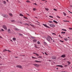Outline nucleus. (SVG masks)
Masks as SVG:
<instances>
[{
  "label": "nucleus",
  "mask_w": 72,
  "mask_h": 72,
  "mask_svg": "<svg viewBox=\"0 0 72 72\" xmlns=\"http://www.w3.org/2000/svg\"><path fill=\"white\" fill-rule=\"evenodd\" d=\"M50 39H52V38L50 37H49L47 38V40L49 42L50 41Z\"/></svg>",
  "instance_id": "f257e3e1"
},
{
  "label": "nucleus",
  "mask_w": 72,
  "mask_h": 72,
  "mask_svg": "<svg viewBox=\"0 0 72 72\" xmlns=\"http://www.w3.org/2000/svg\"><path fill=\"white\" fill-rule=\"evenodd\" d=\"M2 16H3V17H4V18H7V17H8V15L5 14L2 15Z\"/></svg>",
  "instance_id": "f03ea898"
},
{
  "label": "nucleus",
  "mask_w": 72,
  "mask_h": 72,
  "mask_svg": "<svg viewBox=\"0 0 72 72\" xmlns=\"http://www.w3.org/2000/svg\"><path fill=\"white\" fill-rule=\"evenodd\" d=\"M3 28L4 29V30H7V28H6V26L5 25H3Z\"/></svg>",
  "instance_id": "7ed1b4c3"
},
{
  "label": "nucleus",
  "mask_w": 72,
  "mask_h": 72,
  "mask_svg": "<svg viewBox=\"0 0 72 72\" xmlns=\"http://www.w3.org/2000/svg\"><path fill=\"white\" fill-rule=\"evenodd\" d=\"M50 27H55V25L54 24H50Z\"/></svg>",
  "instance_id": "20e7f679"
},
{
  "label": "nucleus",
  "mask_w": 72,
  "mask_h": 72,
  "mask_svg": "<svg viewBox=\"0 0 72 72\" xmlns=\"http://www.w3.org/2000/svg\"><path fill=\"white\" fill-rule=\"evenodd\" d=\"M43 24V26H44L46 27V28H49V26H47V25L46 24Z\"/></svg>",
  "instance_id": "39448f33"
},
{
  "label": "nucleus",
  "mask_w": 72,
  "mask_h": 72,
  "mask_svg": "<svg viewBox=\"0 0 72 72\" xmlns=\"http://www.w3.org/2000/svg\"><path fill=\"white\" fill-rule=\"evenodd\" d=\"M34 47L35 48H38V46H37V44H34Z\"/></svg>",
  "instance_id": "423d86ee"
},
{
  "label": "nucleus",
  "mask_w": 72,
  "mask_h": 72,
  "mask_svg": "<svg viewBox=\"0 0 72 72\" xmlns=\"http://www.w3.org/2000/svg\"><path fill=\"white\" fill-rule=\"evenodd\" d=\"M51 58L52 59H57V57L55 56H52L51 57Z\"/></svg>",
  "instance_id": "0eeeda50"
},
{
  "label": "nucleus",
  "mask_w": 72,
  "mask_h": 72,
  "mask_svg": "<svg viewBox=\"0 0 72 72\" xmlns=\"http://www.w3.org/2000/svg\"><path fill=\"white\" fill-rule=\"evenodd\" d=\"M16 67H17L19 68H22V66L21 65H17L16 66Z\"/></svg>",
  "instance_id": "6e6552de"
},
{
  "label": "nucleus",
  "mask_w": 72,
  "mask_h": 72,
  "mask_svg": "<svg viewBox=\"0 0 72 72\" xmlns=\"http://www.w3.org/2000/svg\"><path fill=\"white\" fill-rule=\"evenodd\" d=\"M61 58H64L65 57H66V55H61Z\"/></svg>",
  "instance_id": "1a4fd4ad"
},
{
  "label": "nucleus",
  "mask_w": 72,
  "mask_h": 72,
  "mask_svg": "<svg viewBox=\"0 0 72 72\" xmlns=\"http://www.w3.org/2000/svg\"><path fill=\"white\" fill-rule=\"evenodd\" d=\"M33 65H34V66H35V67H39V65H38L37 64H33Z\"/></svg>",
  "instance_id": "9d476101"
},
{
  "label": "nucleus",
  "mask_w": 72,
  "mask_h": 72,
  "mask_svg": "<svg viewBox=\"0 0 72 72\" xmlns=\"http://www.w3.org/2000/svg\"><path fill=\"white\" fill-rule=\"evenodd\" d=\"M56 66H57V67H61V68H62V67H63V66L62 65H57Z\"/></svg>",
  "instance_id": "9b49d317"
},
{
  "label": "nucleus",
  "mask_w": 72,
  "mask_h": 72,
  "mask_svg": "<svg viewBox=\"0 0 72 72\" xmlns=\"http://www.w3.org/2000/svg\"><path fill=\"white\" fill-rule=\"evenodd\" d=\"M43 42H44V45H48V44H47V43H46V42L45 41H44Z\"/></svg>",
  "instance_id": "f8f14e48"
},
{
  "label": "nucleus",
  "mask_w": 72,
  "mask_h": 72,
  "mask_svg": "<svg viewBox=\"0 0 72 72\" xmlns=\"http://www.w3.org/2000/svg\"><path fill=\"white\" fill-rule=\"evenodd\" d=\"M53 22H54V23H56V24H58V22H57V21L55 20H53Z\"/></svg>",
  "instance_id": "ddd939ff"
},
{
  "label": "nucleus",
  "mask_w": 72,
  "mask_h": 72,
  "mask_svg": "<svg viewBox=\"0 0 72 72\" xmlns=\"http://www.w3.org/2000/svg\"><path fill=\"white\" fill-rule=\"evenodd\" d=\"M8 33H11V32H10V29H8Z\"/></svg>",
  "instance_id": "4468645a"
},
{
  "label": "nucleus",
  "mask_w": 72,
  "mask_h": 72,
  "mask_svg": "<svg viewBox=\"0 0 72 72\" xmlns=\"http://www.w3.org/2000/svg\"><path fill=\"white\" fill-rule=\"evenodd\" d=\"M33 41L34 42H36V41H37V40L36 39L33 40Z\"/></svg>",
  "instance_id": "2eb2a0df"
},
{
  "label": "nucleus",
  "mask_w": 72,
  "mask_h": 72,
  "mask_svg": "<svg viewBox=\"0 0 72 72\" xmlns=\"http://www.w3.org/2000/svg\"><path fill=\"white\" fill-rule=\"evenodd\" d=\"M63 13L64 14V15L65 16H66V15H67V14L65 12H63Z\"/></svg>",
  "instance_id": "dca6fc26"
},
{
  "label": "nucleus",
  "mask_w": 72,
  "mask_h": 72,
  "mask_svg": "<svg viewBox=\"0 0 72 72\" xmlns=\"http://www.w3.org/2000/svg\"><path fill=\"white\" fill-rule=\"evenodd\" d=\"M33 54H36V55H37V56H39V54H37V53H33Z\"/></svg>",
  "instance_id": "f3484780"
},
{
  "label": "nucleus",
  "mask_w": 72,
  "mask_h": 72,
  "mask_svg": "<svg viewBox=\"0 0 72 72\" xmlns=\"http://www.w3.org/2000/svg\"><path fill=\"white\" fill-rule=\"evenodd\" d=\"M6 51H7V50L6 49H5L3 50V52H5Z\"/></svg>",
  "instance_id": "a211bd4d"
},
{
  "label": "nucleus",
  "mask_w": 72,
  "mask_h": 72,
  "mask_svg": "<svg viewBox=\"0 0 72 72\" xmlns=\"http://www.w3.org/2000/svg\"><path fill=\"white\" fill-rule=\"evenodd\" d=\"M45 10H47V11H48L49 10V9L48 8H45Z\"/></svg>",
  "instance_id": "6ab92c4d"
},
{
  "label": "nucleus",
  "mask_w": 72,
  "mask_h": 72,
  "mask_svg": "<svg viewBox=\"0 0 72 72\" xmlns=\"http://www.w3.org/2000/svg\"><path fill=\"white\" fill-rule=\"evenodd\" d=\"M61 33H62V34H65V33H66V32H61Z\"/></svg>",
  "instance_id": "aec40b11"
},
{
  "label": "nucleus",
  "mask_w": 72,
  "mask_h": 72,
  "mask_svg": "<svg viewBox=\"0 0 72 72\" xmlns=\"http://www.w3.org/2000/svg\"><path fill=\"white\" fill-rule=\"evenodd\" d=\"M15 30H16V31H19V29L17 28H15Z\"/></svg>",
  "instance_id": "412c9836"
},
{
  "label": "nucleus",
  "mask_w": 72,
  "mask_h": 72,
  "mask_svg": "<svg viewBox=\"0 0 72 72\" xmlns=\"http://www.w3.org/2000/svg\"><path fill=\"white\" fill-rule=\"evenodd\" d=\"M48 22L50 23H53V22L51 21H48Z\"/></svg>",
  "instance_id": "4be33fe9"
},
{
  "label": "nucleus",
  "mask_w": 72,
  "mask_h": 72,
  "mask_svg": "<svg viewBox=\"0 0 72 72\" xmlns=\"http://www.w3.org/2000/svg\"><path fill=\"white\" fill-rule=\"evenodd\" d=\"M16 39H15V38H13V41H15V40H16Z\"/></svg>",
  "instance_id": "5701e85b"
},
{
  "label": "nucleus",
  "mask_w": 72,
  "mask_h": 72,
  "mask_svg": "<svg viewBox=\"0 0 72 72\" xmlns=\"http://www.w3.org/2000/svg\"><path fill=\"white\" fill-rule=\"evenodd\" d=\"M32 59H37V58L36 57H35L33 56H32Z\"/></svg>",
  "instance_id": "b1692460"
},
{
  "label": "nucleus",
  "mask_w": 72,
  "mask_h": 72,
  "mask_svg": "<svg viewBox=\"0 0 72 72\" xmlns=\"http://www.w3.org/2000/svg\"><path fill=\"white\" fill-rule=\"evenodd\" d=\"M35 62H41V61H37V60H35Z\"/></svg>",
  "instance_id": "393cba45"
},
{
  "label": "nucleus",
  "mask_w": 72,
  "mask_h": 72,
  "mask_svg": "<svg viewBox=\"0 0 72 72\" xmlns=\"http://www.w3.org/2000/svg\"><path fill=\"white\" fill-rule=\"evenodd\" d=\"M33 11H35V10H36V8H34L33 9Z\"/></svg>",
  "instance_id": "a878e982"
},
{
  "label": "nucleus",
  "mask_w": 72,
  "mask_h": 72,
  "mask_svg": "<svg viewBox=\"0 0 72 72\" xmlns=\"http://www.w3.org/2000/svg\"><path fill=\"white\" fill-rule=\"evenodd\" d=\"M9 15H10V16H13V14H12V13H9Z\"/></svg>",
  "instance_id": "bb28decb"
},
{
  "label": "nucleus",
  "mask_w": 72,
  "mask_h": 72,
  "mask_svg": "<svg viewBox=\"0 0 72 72\" xmlns=\"http://www.w3.org/2000/svg\"><path fill=\"white\" fill-rule=\"evenodd\" d=\"M62 30L63 31H67V30L66 29H62Z\"/></svg>",
  "instance_id": "cd10ccee"
},
{
  "label": "nucleus",
  "mask_w": 72,
  "mask_h": 72,
  "mask_svg": "<svg viewBox=\"0 0 72 72\" xmlns=\"http://www.w3.org/2000/svg\"><path fill=\"white\" fill-rule=\"evenodd\" d=\"M26 2L27 3H31V2L28 0H27V1H26Z\"/></svg>",
  "instance_id": "c85d7f7f"
},
{
  "label": "nucleus",
  "mask_w": 72,
  "mask_h": 72,
  "mask_svg": "<svg viewBox=\"0 0 72 72\" xmlns=\"http://www.w3.org/2000/svg\"><path fill=\"white\" fill-rule=\"evenodd\" d=\"M3 3H4V4H6V2L5 1H3Z\"/></svg>",
  "instance_id": "c756f323"
},
{
  "label": "nucleus",
  "mask_w": 72,
  "mask_h": 72,
  "mask_svg": "<svg viewBox=\"0 0 72 72\" xmlns=\"http://www.w3.org/2000/svg\"><path fill=\"white\" fill-rule=\"evenodd\" d=\"M64 40H65V41H67V40H68V39L67 38H66L64 39Z\"/></svg>",
  "instance_id": "7c9ffc66"
},
{
  "label": "nucleus",
  "mask_w": 72,
  "mask_h": 72,
  "mask_svg": "<svg viewBox=\"0 0 72 72\" xmlns=\"http://www.w3.org/2000/svg\"><path fill=\"white\" fill-rule=\"evenodd\" d=\"M25 25H27V26H30L29 24H28L27 23H25Z\"/></svg>",
  "instance_id": "2f4dec72"
},
{
  "label": "nucleus",
  "mask_w": 72,
  "mask_h": 72,
  "mask_svg": "<svg viewBox=\"0 0 72 72\" xmlns=\"http://www.w3.org/2000/svg\"><path fill=\"white\" fill-rule=\"evenodd\" d=\"M20 16H22V17L23 16V15L22 14H20Z\"/></svg>",
  "instance_id": "473e14b6"
},
{
  "label": "nucleus",
  "mask_w": 72,
  "mask_h": 72,
  "mask_svg": "<svg viewBox=\"0 0 72 72\" xmlns=\"http://www.w3.org/2000/svg\"><path fill=\"white\" fill-rule=\"evenodd\" d=\"M37 43L38 44H40V42L39 41H38L37 42Z\"/></svg>",
  "instance_id": "72a5a7b5"
},
{
  "label": "nucleus",
  "mask_w": 72,
  "mask_h": 72,
  "mask_svg": "<svg viewBox=\"0 0 72 72\" xmlns=\"http://www.w3.org/2000/svg\"><path fill=\"white\" fill-rule=\"evenodd\" d=\"M49 17H50V18H53V16H50Z\"/></svg>",
  "instance_id": "f704fd0d"
},
{
  "label": "nucleus",
  "mask_w": 72,
  "mask_h": 72,
  "mask_svg": "<svg viewBox=\"0 0 72 72\" xmlns=\"http://www.w3.org/2000/svg\"><path fill=\"white\" fill-rule=\"evenodd\" d=\"M38 58H42V57L39 56V57H38Z\"/></svg>",
  "instance_id": "c9c22d12"
},
{
  "label": "nucleus",
  "mask_w": 72,
  "mask_h": 72,
  "mask_svg": "<svg viewBox=\"0 0 72 72\" xmlns=\"http://www.w3.org/2000/svg\"><path fill=\"white\" fill-rule=\"evenodd\" d=\"M69 29L70 30H72V28H69Z\"/></svg>",
  "instance_id": "e433bc0d"
},
{
  "label": "nucleus",
  "mask_w": 72,
  "mask_h": 72,
  "mask_svg": "<svg viewBox=\"0 0 72 72\" xmlns=\"http://www.w3.org/2000/svg\"><path fill=\"white\" fill-rule=\"evenodd\" d=\"M63 22H69V21H63Z\"/></svg>",
  "instance_id": "4c0bfd02"
},
{
  "label": "nucleus",
  "mask_w": 72,
  "mask_h": 72,
  "mask_svg": "<svg viewBox=\"0 0 72 72\" xmlns=\"http://www.w3.org/2000/svg\"><path fill=\"white\" fill-rule=\"evenodd\" d=\"M11 21L12 22H15V21L14 20H11Z\"/></svg>",
  "instance_id": "58836bf2"
},
{
  "label": "nucleus",
  "mask_w": 72,
  "mask_h": 72,
  "mask_svg": "<svg viewBox=\"0 0 72 72\" xmlns=\"http://www.w3.org/2000/svg\"><path fill=\"white\" fill-rule=\"evenodd\" d=\"M19 36H23V34H19Z\"/></svg>",
  "instance_id": "ea45409f"
},
{
  "label": "nucleus",
  "mask_w": 72,
  "mask_h": 72,
  "mask_svg": "<svg viewBox=\"0 0 72 72\" xmlns=\"http://www.w3.org/2000/svg\"><path fill=\"white\" fill-rule=\"evenodd\" d=\"M24 18H25V19H28L27 17H26L25 16H24Z\"/></svg>",
  "instance_id": "a19ab883"
},
{
  "label": "nucleus",
  "mask_w": 72,
  "mask_h": 72,
  "mask_svg": "<svg viewBox=\"0 0 72 72\" xmlns=\"http://www.w3.org/2000/svg\"><path fill=\"white\" fill-rule=\"evenodd\" d=\"M68 64H71V63L70 62H69V61H68Z\"/></svg>",
  "instance_id": "79ce46f5"
},
{
  "label": "nucleus",
  "mask_w": 72,
  "mask_h": 72,
  "mask_svg": "<svg viewBox=\"0 0 72 72\" xmlns=\"http://www.w3.org/2000/svg\"><path fill=\"white\" fill-rule=\"evenodd\" d=\"M34 5H37V4H36V3H34L33 4Z\"/></svg>",
  "instance_id": "37998d69"
},
{
  "label": "nucleus",
  "mask_w": 72,
  "mask_h": 72,
  "mask_svg": "<svg viewBox=\"0 0 72 72\" xmlns=\"http://www.w3.org/2000/svg\"><path fill=\"white\" fill-rule=\"evenodd\" d=\"M1 30L2 31H4V29H1Z\"/></svg>",
  "instance_id": "c03bdc74"
},
{
  "label": "nucleus",
  "mask_w": 72,
  "mask_h": 72,
  "mask_svg": "<svg viewBox=\"0 0 72 72\" xmlns=\"http://www.w3.org/2000/svg\"><path fill=\"white\" fill-rule=\"evenodd\" d=\"M7 51H9V53H10V52H11V51H10L9 50H7Z\"/></svg>",
  "instance_id": "a18cd8bd"
},
{
  "label": "nucleus",
  "mask_w": 72,
  "mask_h": 72,
  "mask_svg": "<svg viewBox=\"0 0 72 72\" xmlns=\"http://www.w3.org/2000/svg\"><path fill=\"white\" fill-rule=\"evenodd\" d=\"M44 53L46 55H48V54H47V53H46V52H44Z\"/></svg>",
  "instance_id": "49530a36"
},
{
  "label": "nucleus",
  "mask_w": 72,
  "mask_h": 72,
  "mask_svg": "<svg viewBox=\"0 0 72 72\" xmlns=\"http://www.w3.org/2000/svg\"><path fill=\"white\" fill-rule=\"evenodd\" d=\"M54 10H55V11H57V10L55 9H54Z\"/></svg>",
  "instance_id": "de8ad7c7"
},
{
  "label": "nucleus",
  "mask_w": 72,
  "mask_h": 72,
  "mask_svg": "<svg viewBox=\"0 0 72 72\" xmlns=\"http://www.w3.org/2000/svg\"><path fill=\"white\" fill-rule=\"evenodd\" d=\"M60 41H61V42H64V41H62L61 40H60Z\"/></svg>",
  "instance_id": "09e8293b"
},
{
  "label": "nucleus",
  "mask_w": 72,
  "mask_h": 72,
  "mask_svg": "<svg viewBox=\"0 0 72 72\" xmlns=\"http://www.w3.org/2000/svg\"><path fill=\"white\" fill-rule=\"evenodd\" d=\"M53 34V35H56V34L54 33H52Z\"/></svg>",
  "instance_id": "8fccbe9b"
},
{
  "label": "nucleus",
  "mask_w": 72,
  "mask_h": 72,
  "mask_svg": "<svg viewBox=\"0 0 72 72\" xmlns=\"http://www.w3.org/2000/svg\"><path fill=\"white\" fill-rule=\"evenodd\" d=\"M70 13H71V14H72V12H71L69 11H68Z\"/></svg>",
  "instance_id": "3c124183"
},
{
  "label": "nucleus",
  "mask_w": 72,
  "mask_h": 72,
  "mask_svg": "<svg viewBox=\"0 0 72 72\" xmlns=\"http://www.w3.org/2000/svg\"><path fill=\"white\" fill-rule=\"evenodd\" d=\"M65 67H68V65H65Z\"/></svg>",
  "instance_id": "603ef678"
},
{
  "label": "nucleus",
  "mask_w": 72,
  "mask_h": 72,
  "mask_svg": "<svg viewBox=\"0 0 72 72\" xmlns=\"http://www.w3.org/2000/svg\"><path fill=\"white\" fill-rule=\"evenodd\" d=\"M34 38H35V37H32V38L33 39H34Z\"/></svg>",
  "instance_id": "864d4df0"
},
{
  "label": "nucleus",
  "mask_w": 72,
  "mask_h": 72,
  "mask_svg": "<svg viewBox=\"0 0 72 72\" xmlns=\"http://www.w3.org/2000/svg\"><path fill=\"white\" fill-rule=\"evenodd\" d=\"M70 7H71V8H72V5H70Z\"/></svg>",
  "instance_id": "5fc2aeb1"
},
{
  "label": "nucleus",
  "mask_w": 72,
  "mask_h": 72,
  "mask_svg": "<svg viewBox=\"0 0 72 72\" xmlns=\"http://www.w3.org/2000/svg\"><path fill=\"white\" fill-rule=\"evenodd\" d=\"M57 18H60V17H59V16H57Z\"/></svg>",
  "instance_id": "6e6d98bb"
},
{
  "label": "nucleus",
  "mask_w": 72,
  "mask_h": 72,
  "mask_svg": "<svg viewBox=\"0 0 72 72\" xmlns=\"http://www.w3.org/2000/svg\"><path fill=\"white\" fill-rule=\"evenodd\" d=\"M10 41H12V42H13V40H11Z\"/></svg>",
  "instance_id": "4d7b16f0"
},
{
  "label": "nucleus",
  "mask_w": 72,
  "mask_h": 72,
  "mask_svg": "<svg viewBox=\"0 0 72 72\" xmlns=\"http://www.w3.org/2000/svg\"><path fill=\"white\" fill-rule=\"evenodd\" d=\"M0 38H1V39H2V37L0 36Z\"/></svg>",
  "instance_id": "13d9d810"
},
{
  "label": "nucleus",
  "mask_w": 72,
  "mask_h": 72,
  "mask_svg": "<svg viewBox=\"0 0 72 72\" xmlns=\"http://www.w3.org/2000/svg\"><path fill=\"white\" fill-rule=\"evenodd\" d=\"M55 41L54 40H53V42H54Z\"/></svg>",
  "instance_id": "bf43d9fd"
},
{
  "label": "nucleus",
  "mask_w": 72,
  "mask_h": 72,
  "mask_svg": "<svg viewBox=\"0 0 72 72\" xmlns=\"http://www.w3.org/2000/svg\"><path fill=\"white\" fill-rule=\"evenodd\" d=\"M42 1H45V0H41Z\"/></svg>",
  "instance_id": "052dcab7"
},
{
  "label": "nucleus",
  "mask_w": 72,
  "mask_h": 72,
  "mask_svg": "<svg viewBox=\"0 0 72 72\" xmlns=\"http://www.w3.org/2000/svg\"><path fill=\"white\" fill-rule=\"evenodd\" d=\"M27 14L28 15H29V14Z\"/></svg>",
  "instance_id": "680f3d73"
},
{
  "label": "nucleus",
  "mask_w": 72,
  "mask_h": 72,
  "mask_svg": "<svg viewBox=\"0 0 72 72\" xmlns=\"http://www.w3.org/2000/svg\"><path fill=\"white\" fill-rule=\"evenodd\" d=\"M58 36H59V37H60V36H60V35H59Z\"/></svg>",
  "instance_id": "e2e57ef3"
},
{
  "label": "nucleus",
  "mask_w": 72,
  "mask_h": 72,
  "mask_svg": "<svg viewBox=\"0 0 72 72\" xmlns=\"http://www.w3.org/2000/svg\"><path fill=\"white\" fill-rule=\"evenodd\" d=\"M56 69H58V68H56Z\"/></svg>",
  "instance_id": "0e129e2a"
},
{
  "label": "nucleus",
  "mask_w": 72,
  "mask_h": 72,
  "mask_svg": "<svg viewBox=\"0 0 72 72\" xmlns=\"http://www.w3.org/2000/svg\"><path fill=\"white\" fill-rule=\"evenodd\" d=\"M68 38L69 39V37H68Z\"/></svg>",
  "instance_id": "69168bd1"
},
{
  "label": "nucleus",
  "mask_w": 72,
  "mask_h": 72,
  "mask_svg": "<svg viewBox=\"0 0 72 72\" xmlns=\"http://www.w3.org/2000/svg\"><path fill=\"white\" fill-rule=\"evenodd\" d=\"M6 0V1L8 2V0Z\"/></svg>",
  "instance_id": "338daca9"
},
{
  "label": "nucleus",
  "mask_w": 72,
  "mask_h": 72,
  "mask_svg": "<svg viewBox=\"0 0 72 72\" xmlns=\"http://www.w3.org/2000/svg\"><path fill=\"white\" fill-rule=\"evenodd\" d=\"M31 26H33V25H31Z\"/></svg>",
  "instance_id": "774afa93"
}]
</instances>
